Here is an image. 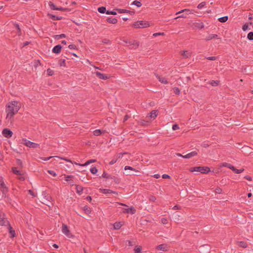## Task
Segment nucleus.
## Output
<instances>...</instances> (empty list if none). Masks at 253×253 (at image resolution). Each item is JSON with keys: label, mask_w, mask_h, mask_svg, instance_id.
I'll return each mask as SVG.
<instances>
[{"label": "nucleus", "mask_w": 253, "mask_h": 253, "mask_svg": "<svg viewBox=\"0 0 253 253\" xmlns=\"http://www.w3.org/2000/svg\"><path fill=\"white\" fill-rule=\"evenodd\" d=\"M62 46L60 44L55 45L52 49V52L54 53L59 54L61 52Z\"/></svg>", "instance_id": "nucleus-13"}, {"label": "nucleus", "mask_w": 253, "mask_h": 253, "mask_svg": "<svg viewBox=\"0 0 253 253\" xmlns=\"http://www.w3.org/2000/svg\"><path fill=\"white\" fill-rule=\"evenodd\" d=\"M162 178L164 179H166V178L170 179V176L167 174H164L162 175Z\"/></svg>", "instance_id": "nucleus-63"}, {"label": "nucleus", "mask_w": 253, "mask_h": 253, "mask_svg": "<svg viewBox=\"0 0 253 253\" xmlns=\"http://www.w3.org/2000/svg\"><path fill=\"white\" fill-rule=\"evenodd\" d=\"M247 38L250 41L253 40V32H250L248 33Z\"/></svg>", "instance_id": "nucleus-41"}, {"label": "nucleus", "mask_w": 253, "mask_h": 253, "mask_svg": "<svg viewBox=\"0 0 253 253\" xmlns=\"http://www.w3.org/2000/svg\"><path fill=\"white\" fill-rule=\"evenodd\" d=\"M191 172L198 171L202 173L206 174L211 171L210 168L208 167H195L190 169Z\"/></svg>", "instance_id": "nucleus-2"}, {"label": "nucleus", "mask_w": 253, "mask_h": 253, "mask_svg": "<svg viewBox=\"0 0 253 253\" xmlns=\"http://www.w3.org/2000/svg\"><path fill=\"white\" fill-rule=\"evenodd\" d=\"M66 37V36L64 34H60V35H56L54 36V38L56 40H59L61 38H65Z\"/></svg>", "instance_id": "nucleus-31"}, {"label": "nucleus", "mask_w": 253, "mask_h": 253, "mask_svg": "<svg viewBox=\"0 0 253 253\" xmlns=\"http://www.w3.org/2000/svg\"><path fill=\"white\" fill-rule=\"evenodd\" d=\"M131 5H134L137 6L138 7H140L142 5V3L140 1L135 0L133 1V2L131 3Z\"/></svg>", "instance_id": "nucleus-34"}, {"label": "nucleus", "mask_w": 253, "mask_h": 253, "mask_svg": "<svg viewBox=\"0 0 253 253\" xmlns=\"http://www.w3.org/2000/svg\"><path fill=\"white\" fill-rule=\"evenodd\" d=\"M206 5V2H202L200 4H199L197 6V8L199 9H201L203 8Z\"/></svg>", "instance_id": "nucleus-51"}, {"label": "nucleus", "mask_w": 253, "mask_h": 253, "mask_svg": "<svg viewBox=\"0 0 253 253\" xmlns=\"http://www.w3.org/2000/svg\"><path fill=\"white\" fill-rule=\"evenodd\" d=\"M136 212V210L133 207H131L130 208H128L127 209H125V211H124V212L126 213H130L131 214H134Z\"/></svg>", "instance_id": "nucleus-16"}, {"label": "nucleus", "mask_w": 253, "mask_h": 253, "mask_svg": "<svg viewBox=\"0 0 253 253\" xmlns=\"http://www.w3.org/2000/svg\"><path fill=\"white\" fill-rule=\"evenodd\" d=\"M90 171L92 174H96L98 171V169L95 167H93L90 169Z\"/></svg>", "instance_id": "nucleus-43"}, {"label": "nucleus", "mask_w": 253, "mask_h": 253, "mask_svg": "<svg viewBox=\"0 0 253 253\" xmlns=\"http://www.w3.org/2000/svg\"><path fill=\"white\" fill-rule=\"evenodd\" d=\"M130 117V116L129 115H126L124 118L123 122H126Z\"/></svg>", "instance_id": "nucleus-64"}, {"label": "nucleus", "mask_w": 253, "mask_h": 253, "mask_svg": "<svg viewBox=\"0 0 253 253\" xmlns=\"http://www.w3.org/2000/svg\"><path fill=\"white\" fill-rule=\"evenodd\" d=\"M102 42L104 44H108L111 43V41L107 39H104Z\"/></svg>", "instance_id": "nucleus-56"}, {"label": "nucleus", "mask_w": 253, "mask_h": 253, "mask_svg": "<svg viewBox=\"0 0 253 253\" xmlns=\"http://www.w3.org/2000/svg\"><path fill=\"white\" fill-rule=\"evenodd\" d=\"M158 111L156 110H152L149 115V117L151 119H155L158 115Z\"/></svg>", "instance_id": "nucleus-21"}, {"label": "nucleus", "mask_w": 253, "mask_h": 253, "mask_svg": "<svg viewBox=\"0 0 253 253\" xmlns=\"http://www.w3.org/2000/svg\"><path fill=\"white\" fill-rule=\"evenodd\" d=\"M106 13L107 14H111L115 15L117 14V12L114 10L111 11V10H107L106 12Z\"/></svg>", "instance_id": "nucleus-47"}, {"label": "nucleus", "mask_w": 253, "mask_h": 253, "mask_svg": "<svg viewBox=\"0 0 253 253\" xmlns=\"http://www.w3.org/2000/svg\"><path fill=\"white\" fill-rule=\"evenodd\" d=\"M173 91L175 94L179 95L180 93V90L179 88L175 87L173 88Z\"/></svg>", "instance_id": "nucleus-46"}, {"label": "nucleus", "mask_w": 253, "mask_h": 253, "mask_svg": "<svg viewBox=\"0 0 253 253\" xmlns=\"http://www.w3.org/2000/svg\"><path fill=\"white\" fill-rule=\"evenodd\" d=\"M113 177H114V182L117 183V184H118L120 183V180L119 178L118 177H115V176H113Z\"/></svg>", "instance_id": "nucleus-60"}, {"label": "nucleus", "mask_w": 253, "mask_h": 253, "mask_svg": "<svg viewBox=\"0 0 253 253\" xmlns=\"http://www.w3.org/2000/svg\"><path fill=\"white\" fill-rule=\"evenodd\" d=\"M157 250H161L164 252H167L169 250V247L166 244H162L157 246L156 248Z\"/></svg>", "instance_id": "nucleus-11"}, {"label": "nucleus", "mask_w": 253, "mask_h": 253, "mask_svg": "<svg viewBox=\"0 0 253 253\" xmlns=\"http://www.w3.org/2000/svg\"><path fill=\"white\" fill-rule=\"evenodd\" d=\"M116 10H117L118 12L120 13H128L131 15H133L134 14V11H130V10H128L127 9L117 8V9H116Z\"/></svg>", "instance_id": "nucleus-15"}, {"label": "nucleus", "mask_w": 253, "mask_h": 253, "mask_svg": "<svg viewBox=\"0 0 253 253\" xmlns=\"http://www.w3.org/2000/svg\"><path fill=\"white\" fill-rule=\"evenodd\" d=\"M99 12L100 13H104L106 12V7L104 6H101L98 8L97 9Z\"/></svg>", "instance_id": "nucleus-33"}, {"label": "nucleus", "mask_w": 253, "mask_h": 253, "mask_svg": "<svg viewBox=\"0 0 253 253\" xmlns=\"http://www.w3.org/2000/svg\"><path fill=\"white\" fill-rule=\"evenodd\" d=\"M47 73L48 76H52L54 74V71L49 68L47 70Z\"/></svg>", "instance_id": "nucleus-50"}, {"label": "nucleus", "mask_w": 253, "mask_h": 253, "mask_svg": "<svg viewBox=\"0 0 253 253\" xmlns=\"http://www.w3.org/2000/svg\"><path fill=\"white\" fill-rule=\"evenodd\" d=\"M62 231L68 238H72L73 237L66 224H62Z\"/></svg>", "instance_id": "nucleus-6"}, {"label": "nucleus", "mask_w": 253, "mask_h": 253, "mask_svg": "<svg viewBox=\"0 0 253 253\" xmlns=\"http://www.w3.org/2000/svg\"><path fill=\"white\" fill-rule=\"evenodd\" d=\"M6 223L8 224L9 222L5 220L4 213L0 211V225H5Z\"/></svg>", "instance_id": "nucleus-9"}, {"label": "nucleus", "mask_w": 253, "mask_h": 253, "mask_svg": "<svg viewBox=\"0 0 253 253\" xmlns=\"http://www.w3.org/2000/svg\"><path fill=\"white\" fill-rule=\"evenodd\" d=\"M207 59L210 60H215L217 59V57L216 56H209L206 58Z\"/></svg>", "instance_id": "nucleus-57"}, {"label": "nucleus", "mask_w": 253, "mask_h": 253, "mask_svg": "<svg viewBox=\"0 0 253 253\" xmlns=\"http://www.w3.org/2000/svg\"><path fill=\"white\" fill-rule=\"evenodd\" d=\"M55 157H56V158H59V159H61V160H65V161H67V162H70V163H72V162L70 159H67V158H63V157H58V156H55Z\"/></svg>", "instance_id": "nucleus-55"}, {"label": "nucleus", "mask_w": 253, "mask_h": 253, "mask_svg": "<svg viewBox=\"0 0 253 253\" xmlns=\"http://www.w3.org/2000/svg\"><path fill=\"white\" fill-rule=\"evenodd\" d=\"M121 226L122 224L120 222H116L114 225V227L115 229H119Z\"/></svg>", "instance_id": "nucleus-40"}, {"label": "nucleus", "mask_w": 253, "mask_h": 253, "mask_svg": "<svg viewBox=\"0 0 253 253\" xmlns=\"http://www.w3.org/2000/svg\"><path fill=\"white\" fill-rule=\"evenodd\" d=\"M123 42L126 43H128L129 46H130L129 48L131 49H136L139 45V42L136 40L128 41L124 40Z\"/></svg>", "instance_id": "nucleus-4"}, {"label": "nucleus", "mask_w": 253, "mask_h": 253, "mask_svg": "<svg viewBox=\"0 0 253 253\" xmlns=\"http://www.w3.org/2000/svg\"><path fill=\"white\" fill-rule=\"evenodd\" d=\"M244 171V169H238L236 168V169L235 170H234V172L235 173H237V174H239V173H241V172H242L243 171Z\"/></svg>", "instance_id": "nucleus-54"}, {"label": "nucleus", "mask_w": 253, "mask_h": 253, "mask_svg": "<svg viewBox=\"0 0 253 253\" xmlns=\"http://www.w3.org/2000/svg\"><path fill=\"white\" fill-rule=\"evenodd\" d=\"M60 65L61 66H66L65 60V59H61L59 60Z\"/></svg>", "instance_id": "nucleus-52"}, {"label": "nucleus", "mask_w": 253, "mask_h": 253, "mask_svg": "<svg viewBox=\"0 0 253 253\" xmlns=\"http://www.w3.org/2000/svg\"><path fill=\"white\" fill-rule=\"evenodd\" d=\"M104 131L101 129H96L93 131V134L95 136H99L101 135Z\"/></svg>", "instance_id": "nucleus-32"}, {"label": "nucleus", "mask_w": 253, "mask_h": 253, "mask_svg": "<svg viewBox=\"0 0 253 253\" xmlns=\"http://www.w3.org/2000/svg\"><path fill=\"white\" fill-rule=\"evenodd\" d=\"M238 245L239 247L243 248H246L247 247V244L246 242L244 241H240L238 243Z\"/></svg>", "instance_id": "nucleus-35"}, {"label": "nucleus", "mask_w": 253, "mask_h": 253, "mask_svg": "<svg viewBox=\"0 0 253 253\" xmlns=\"http://www.w3.org/2000/svg\"><path fill=\"white\" fill-rule=\"evenodd\" d=\"M13 172L17 175H22V174L20 170H18L17 169V168L16 167H13L12 168Z\"/></svg>", "instance_id": "nucleus-28"}, {"label": "nucleus", "mask_w": 253, "mask_h": 253, "mask_svg": "<svg viewBox=\"0 0 253 253\" xmlns=\"http://www.w3.org/2000/svg\"><path fill=\"white\" fill-rule=\"evenodd\" d=\"M179 128V126L177 124H174L172 126V129L173 130H176Z\"/></svg>", "instance_id": "nucleus-61"}, {"label": "nucleus", "mask_w": 253, "mask_h": 253, "mask_svg": "<svg viewBox=\"0 0 253 253\" xmlns=\"http://www.w3.org/2000/svg\"><path fill=\"white\" fill-rule=\"evenodd\" d=\"M135 253H140L142 251L141 246H136L134 249Z\"/></svg>", "instance_id": "nucleus-37"}, {"label": "nucleus", "mask_w": 253, "mask_h": 253, "mask_svg": "<svg viewBox=\"0 0 253 253\" xmlns=\"http://www.w3.org/2000/svg\"><path fill=\"white\" fill-rule=\"evenodd\" d=\"M94 74L96 75V76L100 79L106 80L109 78L108 75L101 73L99 72H95Z\"/></svg>", "instance_id": "nucleus-10"}, {"label": "nucleus", "mask_w": 253, "mask_h": 253, "mask_svg": "<svg viewBox=\"0 0 253 253\" xmlns=\"http://www.w3.org/2000/svg\"><path fill=\"white\" fill-rule=\"evenodd\" d=\"M99 191H100L102 193L107 194H115L116 195H118V193L116 191H113L110 189H99Z\"/></svg>", "instance_id": "nucleus-12"}, {"label": "nucleus", "mask_w": 253, "mask_h": 253, "mask_svg": "<svg viewBox=\"0 0 253 253\" xmlns=\"http://www.w3.org/2000/svg\"><path fill=\"white\" fill-rule=\"evenodd\" d=\"M150 26L148 22L146 21H137L132 24L134 28H144Z\"/></svg>", "instance_id": "nucleus-3"}, {"label": "nucleus", "mask_w": 253, "mask_h": 253, "mask_svg": "<svg viewBox=\"0 0 253 253\" xmlns=\"http://www.w3.org/2000/svg\"><path fill=\"white\" fill-rule=\"evenodd\" d=\"M218 36L216 34H211L209 36H208L206 39L205 40L206 41H210V40H211L213 39H214V38H217V39H218L217 38Z\"/></svg>", "instance_id": "nucleus-26"}, {"label": "nucleus", "mask_w": 253, "mask_h": 253, "mask_svg": "<svg viewBox=\"0 0 253 253\" xmlns=\"http://www.w3.org/2000/svg\"><path fill=\"white\" fill-rule=\"evenodd\" d=\"M68 47L70 49H76L77 48V46L75 44H70L68 46Z\"/></svg>", "instance_id": "nucleus-58"}, {"label": "nucleus", "mask_w": 253, "mask_h": 253, "mask_svg": "<svg viewBox=\"0 0 253 253\" xmlns=\"http://www.w3.org/2000/svg\"><path fill=\"white\" fill-rule=\"evenodd\" d=\"M2 134L6 138H10L13 135V132L11 130L8 128H4L2 131Z\"/></svg>", "instance_id": "nucleus-8"}, {"label": "nucleus", "mask_w": 253, "mask_h": 253, "mask_svg": "<svg viewBox=\"0 0 253 253\" xmlns=\"http://www.w3.org/2000/svg\"><path fill=\"white\" fill-rule=\"evenodd\" d=\"M106 21L107 22L112 24H116L118 22V20L115 18L108 17Z\"/></svg>", "instance_id": "nucleus-23"}, {"label": "nucleus", "mask_w": 253, "mask_h": 253, "mask_svg": "<svg viewBox=\"0 0 253 253\" xmlns=\"http://www.w3.org/2000/svg\"><path fill=\"white\" fill-rule=\"evenodd\" d=\"M198 153L196 151H193L187 154V157L190 159L194 156L197 155Z\"/></svg>", "instance_id": "nucleus-30"}, {"label": "nucleus", "mask_w": 253, "mask_h": 253, "mask_svg": "<svg viewBox=\"0 0 253 253\" xmlns=\"http://www.w3.org/2000/svg\"><path fill=\"white\" fill-rule=\"evenodd\" d=\"M5 185L1 177H0V189L5 188Z\"/></svg>", "instance_id": "nucleus-45"}, {"label": "nucleus", "mask_w": 253, "mask_h": 253, "mask_svg": "<svg viewBox=\"0 0 253 253\" xmlns=\"http://www.w3.org/2000/svg\"><path fill=\"white\" fill-rule=\"evenodd\" d=\"M23 141L24 142V144L26 146L29 147L30 148H37L39 146L38 144L32 142L29 140L26 139H23Z\"/></svg>", "instance_id": "nucleus-7"}, {"label": "nucleus", "mask_w": 253, "mask_h": 253, "mask_svg": "<svg viewBox=\"0 0 253 253\" xmlns=\"http://www.w3.org/2000/svg\"><path fill=\"white\" fill-rule=\"evenodd\" d=\"M149 200L151 202H155L156 200V198L153 195H150L149 197Z\"/></svg>", "instance_id": "nucleus-48"}, {"label": "nucleus", "mask_w": 253, "mask_h": 253, "mask_svg": "<svg viewBox=\"0 0 253 253\" xmlns=\"http://www.w3.org/2000/svg\"><path fill=\"white\" fill-rule=\"evenodd\" d=\"M219 81H211V82H210V84L212 85V86H217L219 84Z\"/></svg>", "instance_id": "nucleus-39"}, {"label": "nucleus", "mask_w": 253, "mask_h": 253, "mask_svg": "<svg viewBox=\"0 0 253 253\" xmlns=\"http://www.w3.org/2000/svg\"><path fill=\"white\" fill-rule=\"evenodd\" d=\"M157 78L159 80V82L164 84H167L168 83L167 80L166 78L164 77H161L160 76H159L158 75H156Z\"/></svg>", "instance_id": "nucleus-20"}, {"label": "nucleus", "mask_w": 253, "mask_h": 253, "mask_svg": "<svg viewBox=\"0 0 253 253\" xmlns=\"http://www.w3.org/2000/svg\"><path fill=\"white\" fill-rule=\"evenodd\" d=\"M96 161V160L90 159V160H88L84 164H78L76 162H75V164L76 165H79V166H86L89 165V164L95 162Z\"/></svg>", "instance_id": "nucleus-19"}, {"label": "nucleus", "mask_w": 253, "mask_h": 253, "mask_svg": "<svg viewBox=\"0 0 253 253\" xmlns=\"http://www.w3.org/2000/svg\"><path fill=\"white\" fill-rule=\"evenodd\" d=\"M138 123L140 125L144 126H148L150 125V122L144 120H140Z\"/></svg>", "instance_id": "nucleus-17"}, {"label": "nucleus", "mask_w": 253, "mask_h": 253, "mask_svg": "<svg viewBox=\"0 0 253 253\" xmlns=\"http://www.w3.org/2000/svg\"><path fill=\"white\" fill-rule=\"evenodd\" d=\"M83 187L79 185H76V192L79 195H81L82 194L83 191Z\"/></svg>", "instance_id": "nucleus-24"}, {"label": "nucleus", "mask_w": 253, "mask_h": 253, "mask_svg": "<svg viewBox=\"0 0 253 253\" xmlns=\"http://www.w3.org/2000/svg\"><path fill=\"white\" fill-rule=\"evenodd\" d=\"M125 170H131L132 171V172H126V173L127 175H139V173H140V171L137 169H136L130 166H125Z\"/></svg>", "instance_id": "nucleus-5"}, {"label": "nucleus", "mask_w": 253, "mask_h": 253, "mask_svg": "<svg viewBox=\"0 0 253 253\" xmlns=\"http://www.w3.org/2000/svg\"><path fill=\"white\" fill-rule=\"evenodd\" d=\"M83 211L84 213L87 215H89L91 211V208H88L87 206H85L83 208Z\"/></svg>", "instance_id": "nucleus-25"}, {"label": "nucleus", "mask_w": 253, "mask_h": 253, "mask_svg": "<svg viewBox=\"0 0 253 253\" xmlns=\"http://www.w3.org/2000/svg\"><path fill=\"white\" fill-rule=\"evenodd\" d=\"M118 160V158H116V159H112L110 162H109V164L112 165H113Z\"/></svg>", "instance_id": "nucleus-62"}, {"label": "nucleus", "mask_w": 253, "mask_h": 253, "mask_svg": "<svg viewBox=\"0 0 253 253\" xmlns=\"http://www.w3.org/2000/svg\"><path fill=\"white\" fill-rule=\"evenodd\" d=\"M242 29L244 31H246L247 30H249L250 29V28H249V25L248 23H246L243 26H242Z\"/></svg>", "instance_id": "nucleus-44"}, {"label": "nucleus", "mask_w": 253, "mask_h": 253, "mask_svg": "<svg viewBox=\"0 0 253 253\" xmlns=\"http://www.w3.org/2000/svg\"><path fill=\"white\" fill-rule=\"evenodd\" d=\"M1 189H2L1 191H2V194L4 195L5 196L6 193L8 191V188L5 186V188H2Z\"/></svg>", "instance_id": "nucleus-49"}, {"label": "nucleus", "mask_w": 253, "mask_h": 253, "mask_svg": "<svg viewBox=\"0 0 253 253\" xmlns=\"http://www.w3.org/2000/svg\"><path fill=\"white\" fill-rule=\"evenodd\" d=\"M228 16H225L224 17L219 18L218 19V20L221 23H224V22H226L228 20Z\"/></svg>", "instance_id": "nucleus-29"}, {"label": "nucleus", "mask_w": 253, "mask_h": 253, "mask_svg": "<svg viewBox=\"0 0 253 253\" xmlns=\"http://www.w3.org/2000/svg\"><path fill=\"white\" fill-rule=\"evenodd\" d=\"M48 172L50 174H51V175H53V176H56V173H55V172L54 171H53V170H48Z\"/></svg>", "instance_id": "nucleus-59"}, {"label": "nucleus", "mask_w": 253, "mask_h": 253, "mask_svg": "<svg viewBox=\"0 0 253 253\" xmlns=\"http://www.w3.org/2000/svg\"><path fill=\"white\" fill-rule=\"evenodd\" d=\"M231 165H232L231 164H230L229 163H223L222 164V167H226L229 169H230V167L231 166Z\"/></svg>", "instance_id": "nucleus-53"}, {"label": "nucleus", "mask_w": 253, "mask_h": 253, "mask_svg": "<svg viewBox=\"0 0 253 253\" xmlns=\"http://www.w3.org/2000/svg\"><path fill=\"white\" fill-rule=\"evenodd\" d=\"M182 55L185 57V58H188L190 56V53L188 51H182Z\"/></svg>", "instance_id": "nucleus-36"}, {"label": "nucleus", "mask_w": 253, "mask_h": 253, "mask_svg": "<svg viewBox=\"0 0 253 253\" xmlns=\"http://www.w3.org/2000/svg\"><path fill=\"white\" fill-rule=\"evenodd\" d=\"M49 5L51 9L57 10V7L52 2L50 1V2L49 3Z\"/></svg>", "instance_id": "nucleus-38"}, {"label": "nucleus", "mask_w": 253, "mask_h": 253, "mask_svg": "<svg viewBox=\"0 0 253 253\" xmlns=\"http://www.w3.org/2000/svg\"><path fill=\"white\" fill-rule=\"evenodd\" d=\"M194 28L199 29H202L204 28V24L203 22H195L193 24Z\"/></svg>", "instance_id": "nucleus-14"}, {"label": "nucleus", "mask_w": 253, "mask_h": 253, "mask_svg": "<svg viewBox=\"0 0 253 253\" xmlns=\"http://www.w3.org/2000/svg\"><path fill=\"white\" fill-rule=\"evenodd\" d=\"M48 16L53 20H60L62 19L61 16H57L52 14H48Z\"/></svg>", "instance_id": "nucleus-22"}, {"label": "nucleus", "mask_w": 253, "mask_h": 253, "mask_svg": "<svg viewBox=\"0 0 253 253\" xmlns=\"http://www.w3.org/2000/svg\"><path fill=\"white\" fill-rule=\"evenodd\" d=\"M14 27L17 30V35L19 36H21L22 35V32H21V29L20 28L19 24L17 23H15V24H14Z\"/></svg>", "instance_id": "nucleus-27"}, {"label": "nucleus", "mask_w": 253, "mask_h": 253, "mask_svg": "<svg viewBox=\"0 0 253 253\" xmlns=\"http://www.w3.org/2000/svg\"><path fill=\"white\" fill-rule=\"evenodd\" d=\"M184 12H186V13L188 14V13H190V10L189 9H184L180 11L176 12V14H179Z\"/></svg>", "instance_id": "nucleus-42"}, {"label": "nucleus", "mask_w": 253, "mask_h": 253, "mask_svg": "<svg viewBox=\"0 0 253 253\" xmlns=\"http://www.w3.org/2000/svg\"><path fill=\"white\" fill-rule=\"evenodd\" d=\"M8 224V228L9 230V232L11 235V237H12V238L16 236L15 230L13 229L12 227H11V226L10 225L9 223Z\"/></svg>", "instance_id": "nucleus-18"}, {"label": "nucleus", "mask_w": 253, "mask_h": 253, "mask_svg": "<svg viewBox=\"0 0 253 253\" xmlns=\"http://www.w3.org/2000/svg\"><path fill=\"white\" fill-rule=\"evenodd\" d=\"M21 108V104L16 101H12L9 102L6 106V112L7 118H12L15 115Z\"/></svg>", "instance_id": "nucleus-1"}]
</instances>
